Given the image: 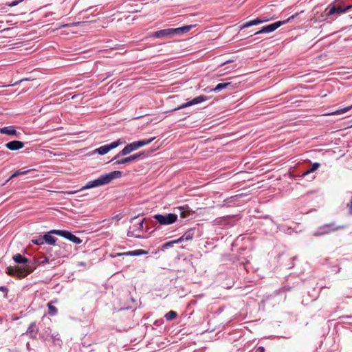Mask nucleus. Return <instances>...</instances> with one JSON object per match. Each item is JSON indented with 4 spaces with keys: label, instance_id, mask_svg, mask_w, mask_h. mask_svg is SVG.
<instances>
[{
    "label": "nucleus",
    "instance_id": "1",
    "mask_svg": "<svg viewBox=\"0 0 352 352\" xmlns=\"http://www.w3.org/2000/svg\"><path fill=\"white\" fill-rule=\"evenodd\" d=\"M12 258L16 263H21L24 265L23 267H8L6 270L7 274L22 278L33 271V267L29 264L28 259L21 254H16L13 256Z\"/></svg>",
    "mask_w": 352,
    "mask_h": 352
},
{
    "label": "nucleus",
    "instance_id": "2",
    "mask_svg": "<svg viewBox=\"0 0 352 352\" xmlns=\"http://www.w3.org/2000/svg\"><path fill=\"white\" fill-rule=\"evenodd\" d=\"M122 176V172L114 170L109 173L100 176L98 179L87 182L82 187L80 190L89 189L92 188L102 186L109 184L113 179L120 178Z\"/></svg>",
    "mask_w": 352,
    "mask_h": 352
},
{
    "label": "nucleus",
    "instance_id": "3",
    "mask_svg": "<svg viewBox=\"0 0 352 352\" xmlns=\"http://www.w3.org/2000/svg\"><path fill=\"white\" fill-rule=\"evenodd\" d=\"M155 138H152L148 140L135 141L126 144L122 151L113 157L111 161L116 160L122 156L127 155L139 148L149 144Z\"/></svg>",
    "mask_w": 352,
    "mask_h": 352
},
{
    "label": "nucleus",
    "instance_id": "4",
    "mask_svg": "<svg viewBox=\"0 0 352 352\" xmlns=\"http://www.w3.org/2000/svg\"><path fill=\"white\" fill-rule=\"evenodd\" d=\"M298 14H299V13H296V14L290 16L289 18H287L285 20L278 21H276V22H275L274 23H272V24L267 25H266L265 27H263L261 28V30H260L259 31L255 32L254 34V35H257V34H262V33H270V32H272L275 31L276 29H278L279 27H280L282 25H284V24H286L287 23L291 22Z\"/></svg>",
    "mask_w": 352,
    "mask_h": 352
},
{
    "label": "nucleus",
    "instance_id": "5",
    "mask_svg": "<svg viewBox=\"0 0 352 352\" xmlns=\"http://www.w3.org/2000/svg\"><path fill=\"white\" fill-rule=\"evenodd\" d=\"M153 218L161 225H170L175 223L177 219V215L174 213L166 214H155Z\"/></svg>",
    "mask_w": 352,
    "mask_h": 352
},
{
    "label": "nucleus",
    "instance_id": "6",
    "mask_svg": "<svg viewBox=\"0 0 352 352\" xmlns=\"http://www.w3.org/2000/svg\"><path fill=\"white\" fill-rule=\"evenodd\" d=\"M49 233H54L58 236H63L75 244H80L82 243V240L79 237L76 236L71 232L67 230H52L49 232Z\"/></svg>",
    "mask_w": 352,
    "mask_h": 352
},
{
    "label": "nucleus",
    "instance_id": "7",
    "mask_svg": "<svg viewBox=\"0 0 352 352\" xmlns=\"http://www.w3.org/2000/svg\"><path fill=\"white\" fill-rule=\"evenodd\" d=\"M145 156L144 152H140L138 153H135L133 155H131L130 156L123 157V158H118L116 160H113V165H121V164H129L133 162H135L140 159L144 158Z\"/></svg>",
    "mask_w": 352,
    "mask_h": 352
},
{
    "label": "nucleus",
    "instance_id": "8",
    "mask_svg": "<svg viewBox=\"0 0 352 352\" xmlns=\"http://www.w3.org/2000/svg\"><path fill=\"white\" fill-rule=\"evenodd\" d=\"M344 226H336L333 223H329L321 226L318 231L314 233L315 236H319L322 234H327L331 232H334L338 230L344 228Z\"/></svg>",
    "mask_w": 352,
    "mask_h": 352
},
{
    "label": "nucleus",
    "instance_id": "9",
    "mask_svg": "<svg viewBox=\"0 0 352 352\" xmlns=\"http://www.w3.org/2000/svg\"><path fill=\"white\" fill-rule=\"evenodd\" d=\"M208 99H209V98L207 97L206 96L200 95L199 96L194 98L192 100H188V102L180 104L177 107L173 109V111H177L179 109L188 107L192 105L197 104L201 103L203 102H205V101L208 100Z\"/></svg>",
    "mask_w": 352,
    "mask_h": 352
},
{
    "label": "nucleus",
    "instance_id": "10",
    "mask_svg": "<svg viewBox=\"0 0 352 352\" xmlns=\"http://www.w3.org/2000/svg\"><path fill=\"white\" fill-rule=\"evenodd\" d=\"M120 144V140H118L116 141L111 142L109 144L101 146L100 147L96 148L94 152L98 153L99 155H102L107 153L111 149L118 147Z\"/></svg>",
    "mask_w": 352,
    "mask_h": 352
},
{
    "label": "nucleus",
    "instance_id": "11",
    "mask_svg": "<svg viewBox=\"0 0 352 352\" xmlns=\"http://www.w3.org/2000/svg\"><path fill=\"white\" fill-rule=\"evenodd\" d=\"M352 8V5H349L345 7L342 6H332L327 9L328 10V12L327 13V16H331L335 14H343L346 12H347L349 10H350Z\"/></svg>",
    "mask_w": 352,
    "mask_h": 352
},
{
    "label": "nucleus",
    "instance_id": "12",
    "mask_svg": "<svg viewBox=\"0 0 352 352\" xmlns=\"http://www.w3.org/2000/svg\"><path fill=\"white\" fill-rule=\"evenodd\" d=\"M39 331V327L36 322H32L28 327L25 334L27 335L30 339L35 340Z\"/></svg>",
    "mask_w": 352,
    "mask_h": 352
},
{
    "label": "nucleus",
    "instance_id": "13",
    "mask_svg": "<svg viewBox=\"0 0 352 352\" xmlns=\"http://www.w3.org/2000/svg\"><path fill=\"white\" fill-rule=\"evenodd\" d=\"M144 219L139 220L130 228L131 232L133 233L136 237H140V233L144 230Z\"/></svg>",
    "mask_w": 352,
    "mask_h": 352
},
{
    "label": "nucleus",
    "instance_id": "14",
    "mask_svg": "<svg viewBox=\"0 0 352 352\" xmlns=\"http://www.w3.org/2000/svg\"><path fill=\"white\" fill-rule=\"evenodd\" d=\"M173 28L164 29L153 32V36L155 38L169 37L174 35Z\"/></svg>",
    "mask_w": 352,
    "mask_h": 352
},
{
    "label": "nucleus",
    "instance_id": "15",
    "mask_svg": "<svg viewBox=\"0 0 352 352\" xmlns=\"http://www.w3.org/2000/svg\"><path fill=\"white\" fill-rule=\"evenodd\" d=\"M5 146L10 151H18L24 147V143L21 141L13 140L6 143Z\"/></svg>",
    "mask_w": 352,
    "mask_h": 352
},
{
    "label": "nucleus",
    "instance_id": "16",
    "mask_svg": "<svg viewBox=\"0 0 352 352\" xmlns=\"http://www.w3.org/2000/svg\"><path fill=\"white\" fill-rule=\"evenodd\" d=\"M0 133L19 137L20 133L17 132L13 126L0 128Z\"/></svg>",
    "mask_w": 352,
    "mask_h": 352
},
{
    "label": "nucleus",
    "instance_id": "17",
    "mask_svg": "<svg viewBox=\"0 0 352 352\" xmlns=\"http://www.w3.org/2000/svg\"><path fill=\"white\" fill-rule=\"evenodd\" d=\"M147 253H148L147 251H145L142 249H138V250H135L133 251H129V252H123V253H119V254H118V256H140V255H145V254H147Z\"/></svg>",
    "mask_w": 352,
    "mask_h": 352
},
{
    "label": "nucleus",
    "instance_id": "18",
    "mask_svg": "<svg viewBox=\"0 0 352 352\" xmlns=\"http://www.w3.org/2000/svg\"><path fill=\"white\" fill-rule=\"evenodd\" d=\"M195 228H190L181 237L178 239L180 240V243L184 241H191L195 235Z\"/></svg>",
    "mask_w": 352,
    "mask_h": 352
},
{
    "label": "nucleus",
    "instance_id": "19",
    "mask_svg": "<svg viewBox=\"0 0 352 352\" xmlns=\"http://www.w3.org/2000/svg\"><path fill=\"white\" fill-rule=\"evenodd\" d=\"M265 21H267V19H265V20H261L260 19H254V20H252V21H250L248 22H246L245 23L243 24L241 27H240V29L241 30H243L244 28H249L250 26H252V25H258V24H260V23H262L263 22H265Z\"/></svg>",
    "mask_w": 352,
    "mask_h": 352
},
{
    "label": "nucleus",
    "instance_id": "20",
    "mask_svg": "<svg viewBox=\"0 0 352 352\" xmlns=\"http://www.w3.org/2000/svg\"><path fill=\"white\" fill-rule=\"evenodd\" d=\"M34 170H35V169H25V168H23L21 170L15 171L8 179V182L14 177H16L20 175H26L32 171H34Z\"/></svg>",
    "mask_w": 352,
    "mask_h": 352
},
{
    "label": "nucleus",
    "instance_id": "21",
    "mask_svg": "<svg viewBox=\"0 0 352 352\" xmlns=\"http://www.w3.org/2000/svg\"><path fill=\"white\" fill-rule=\"evenodd\" d=\"M192 27H194L192 25H185L177 28H173V31L175 34H182L190 31Z\"/></svg>",
    "mask_w": 352,
    "mask_h": 352
},
{
    "label": "nucleus",
    "instance_id": "22",
    "mask_svg": "<svg viewBox=\"0 0 352 352\" xmlns=\"http://www.w3.org/2000/svg\"><path fill=\"white\" fill-rule=\"evenodd\" d=\"M50 234L48 232L43 236L44 243L48 245H54L56 241V239L51 236Z\"/></svg>",
    "mask_w": 352,
    "mask_h": 352
},
{
    "label": "nucleus",
    "instance_id": "23",
    "mask_svg": "<svg viewBox=\"0 0 352 352\" xmlns=\"http://www.w3.org/2000/svg\"><path fill=\"white\" fill-rule=\"evenodd\" d=\"M351 109H352V104L351 106H349V107H344V108L336 110V111H335L333 112L327 113V115L331 116V115L342 114V113H344L349 111Z\"/></svg>",
    "mask_w": 352,
    "mask_h": 352
},
{
    "label": "nucleus",
    "instance_id": "24",
    "mask_svg": "<svg viewBox=\"0 0 352 352\" xmlns=\"http://www.w3.org/2000/svg\"><path fill=\"white\" fill-rule=\"evenodd\" d=\"M320 164L318 162H315L312 164L311 167L308 169L307 170H306L305 172H304L302 175V177H305L307 175L311 173H313L314 172L315 170H316L319 167H320Z\"/></svg>",
    "mask_w": 352,
    "mask_h": 352
},
{
    "label": "nucleus",
    "instance_id": "25",
    "mask_svg": "<svg viewBox=\"0 0 352 352\" xmlns=\"http://www.w3.org/2000/svg\"><path fill=\"white\" fill-rule=\"evenodd\" d=\"M230 84V82H223V83H219L214 88L210 89V91H219L223 89H225L228 87V85Z\"/></svg>",
    "mask_w": 352,
    "mask_h": 352
},
{
    "label": "nucleus",
    "instance_id": "26",
    "mask_svg": "<svg viewBox=\"0 0 352 352\" xmlns=\"http://www.w3.org/2000/svg\"><path fill=\"white\" fill-rule=\"evenodd\" d=\"M47 307H48V314L51 316H56L58 313V309L56 307H54V305H52V304L51 302H49L47 304Z\"/></svg>",
    "mask_w": 352,
    "mask_h": 352
},
{
    "label": "nucleus",
    "instance_id": "27",
    "mask_svg": "<svg viewBox=\"0 0 352 352\" xmlns=\"http://www.w3.org/2000/svg\"><path fill=\"white\" fill-rule=\"evenodd\" d=\"M177 316V314L176 311H168V313H166L164 316V318H166V320H173L174 319H175Z\"/></svg>",
    "mask_w": 352,
    "mask_h": 352
},
{
    "label": "nucleus",
    "instance_id": "28",
    "mask_svg": "<svg viewBox=\"0 0 352 352\" xmlns=\"http://www.w3.org/2000/svg\"><path fill=\"white\" fill-rule=\"evenodd\" d=\"M177 243H180V240H178V239L176 240H173V241H168V242L164 243L162 245V248L164 249H166L168 248L173 246L174 244H177Z\"/></svg>",
    "mask_w": 352,
    "mask_h": 352
},
{
    "label": "nucleus",
    "instance_id": "29",
    "mask_svg": "<svg viewBox=\"0 0 352 352\" xmlns=\"http://www.w3.org/2000/svg\"><path fill=\"white\" fill-rule=\"evenodd\" d=\"M49 262V258L46 256H40L36 259V263L38 265H44Z\"/></svg>",
    "mask_w": 352,
    "mask_h": 352
},
{
    "label": "nucleus",
    "instance_id": "30",
    "mask_svg": "<svg viewBox=\"0 0 352 352\" xmlns=\"http://www.w3.org/2000/svg\"><path fill=\"white\" fill-rule=\"evenodd\" d=\"M32 243L35 245H41L44 243L43 236H40L37 239H33Z\"/></svg>",
    "mask_w": 352,
    "mask_h": 352
},
{
    "label": "nucleus",
    "instance_id": "31",
    "mask_svg": "<svg viewBox=\"0 0 352 352\" xmlns=\"http://www.w3.org/2000/svg\"><path fill=\"white\" fill-rule=\"evenodd\" d=\"M178 210L182 217L185 218L188 216V212L185 211L184 208L179 207Z\"/></svg>",
    "mask_w": 352,
    "mask_h": 352
},
{
    "label": "nucleus",
    "instance_id": "32",
    "mask_svg": "<svg viewBox=\"0 0 352 352\" xmlns=\"http://www.w3.org/2000/svg\"><path fill=\"white\" fill-rule=\"evenodd\" d=\"M24 0H15V1H13L9 3H8V6L9 7H14V6H17L19 3L23 1Z\"/></svg>",
    "mask_w": 352,
    "mask_h": 352
},
{
    "label": "nucleus",
    "instance_id": "33",
    "mask_svg": "<svg viewBox=\"0 0 352 352\" xmlns=\"http://www.w3.org/2000/svg\"><path fill=\"white\" fill-rule=\"evenodd\" d=\"M49 331H50V328H47V330H45V332L41 335V338L43 340H46L50 335V333H48Z\"/></svg>",
    "mask_w": 352,
    "mask_h": 352
},
{
    "label": "nucleus",
    "instance_id": "34",
    "mask_svg": "<svg viewBox=\"0 0 352 352\" xmlns=\"http://www.w3.org/2000/svg\"><path fill=\"white\" fill-rule=\"evenodd\" d=\"M0 291H1V292H3L5 294V295L6 296V295H7V294H8V288H7V287H6L1 286V287H0Z\"/></svg>",
    "mask_w": 352,
    "mask_h": 352
},
{
    "label": "nucleus",
    "instance_id": "35",
    "mask_svg": "<svg viewBox=\"0 0 352 352\" xmlns=\"http://www.w3.org/2000/svg\"><path fill=\"white\" fill-rule=\"evenodd\" d=\"M258 352H265V349L263 346H259L257 349Z\"/></svg>",
    "mask_w": 352,
    "mask_h": 352
},
{
    "label": "nucleus",
    "instance_id": "36",
    "mask_svg": "<svg viewBox=\"0 0 352 352\" xmlns=\"http://www.w3.org/2000/svg\"><path fill=\"white\" fill-rule=\"evenodd\" d=\"M138 11H139V10H138V9H134V10H131V11H129V12H138Z\"/></svg>",
    "mask_w": 352,
    "mask_h": 352
},
{
    "label": "nucleus",
    "instance_id": "37",
    "mask_svg": "<svg viewBox=\"0 0 352 352\" xmlns=\"http://www.w3.org/2000/svg\"><path fill=\"white\" fill-rule=\"evenodd\" d=\"M3 154H4V152H3V151H0V156H1V155H3Z\"/></svg>",
    "mask_w": 352,
    "mask_h": 352
},
{
    "label": "nucleus",
    "instance_id": "38",
    "mask_svg": "<svg viewBox=\"0 0 352 352\" xmlns=\"http://www.w3.org/2000/svg\"><path fill=\"white\" fill-rule=\"evenodd\" d=\"M76 191H74V192H69L68 194H73V193H75Z\"/></svg>",
    "mask_w": 352,
    "mask_h": 352
},
{
    "label": "nucleus",
    "instance_id": "39",
    "mask_svg": "<svg viewBox=\"0 0 352 352\" xmlns=\"http://www.w3.org/2000/svg\"><path fill=\"white\" fill-rule=\"evenodd\" d=\"M136 219H138V217H135L133 219V221H135Z\"/></svg>",
    "mask_w": 352,
    "mask_h": 352
},
{
    "label": "nucleus",
    "instance_id": "40",
    "mask_svg": "<svg viewBox=\"0 0 352 352\" xmlns=\"http://www.w3.org/2000/svg\"><path fill=\"white\" fill-rule=\"evenodd\" d=\"M229 63V60H227V61L224 62V63H223V64H226V63Z\"/></svg>",
    "mask_w": 352,
    "mask_h": 352
},
{
    "label": "nucleus",
    "instance_id": "41",
    "mask_svg": "<svg viewBox=\"0 0 352 352\" xmlns=\"http://www.w3.org/2000/svg\"><path fill=\"white\" fill-rule=\"evenodd\" d=\"M229 63V60H227V61L224 62V63H223V64H226V63Z\"/></svg>",
    "mask_w": 352,
    "mask_h": 352
},
{
    "label": "nucleus",
    "instance_id": "42",
    "mask_svg": "<svg viewBox=\"0 0 352 352\" xmlns=\"http://www.w3.org/2000/svg\"><path fill=\"white\" fill-rule=\"evenodd\" d=\"M229 63V60H227V61L224 62V63H223V64H226V63Z\"/></svg>",
    "mask_w": 352,
    "mask_h": 352
},
{
    "label": "nucleus",
    "instance_id": "43",
    "mask_svg": "<svg viewBox=\"0 0 352 352\" xmlns=\"http://www.w3.org/2000/svg\"><path fill=\"white\" fill-rule=\"evenodd\" d=\"M351 126H352V125H351Z\"/></svg>",
    "mask_w": 352,
    "mask_h": 352
}]
</instances>
